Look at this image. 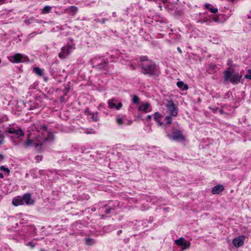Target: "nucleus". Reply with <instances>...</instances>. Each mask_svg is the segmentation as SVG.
<instances>
[{"label": "nucleus", "instance_id": "7c9ffc66", "mask_svg": "<svg viewBox=\"0 0 251 251\" xmlns=\"http://www.w3.org/2000/svg\"><path fill=\"white\" fill-rule=\"evenodd\" d=\"M92 115L91 118L95 121H97L98 120V116L97 114L92 113L91 114Z\"/></svg>", "mask_w": 251, "mask_h": 251}, {"label": "nucleus", "instance_id": "1a4fd4ad", "mask_svg": "<svg viewBox=\"0 0 251 251\" xmlns=\"http://www.w3.org/2000/svg\"><path fill=\"white\" fill-rule=\"evenodd\" d=\"M41 128H45L44 129V132L43 133V134L45 136L47 134V137H44V141H52L54 140V137L53 134L51 132H49L47 130V128L45 126L41 125Z\"/></svg>", "mask_w": 251, "mask_h": 251}, {"label": "nucleus", "instance_id": "dca6fc26", "mask_svg": "<svg viewBox=\"0 0 251 251\" xmlns=\"http://www.w3.org/2000/svg\"><path fill=\"white\" fill-rule=\"evenodd\" d=\"M162 117V115L159 112H155L154 114V119L156 122L158 123L159 126L163 125V122L160 121V119Z\"/></svg>", "mask_w": 251, "mask_h": 251}, {"label": "nucleus", "instance_id": "a878e982", "mask_svg": "<svg viewBox=\"0 0 251 251\" xmlns=\"http://www.w3.org/2000/svg\"><path fill=\"white\" fill-rule=\"evenodd\" d=\"M165 120L166 121V124H170L172 122V118L171 116H168L166 117Z\"/></svg>", "mask_w": 251, "mask_h": 251}, {"label": "nucleus", "instance_id": "e433bc0d", "mask_svg": "<svg viewBox=\"0 0 251 251\" xmlns=\"http://www.w3.org/2000/svg\"><path fill=\"white\" fill-rule=\"evenodd\" d=\"M35 159L37 161V162H39L42 160V157L41 156L37 155L35 157Z\"/></svg>", "mask_w": 251, "mask_h": 251}, {"label": "nucleus", "instance_id": "c85d7f7f", "mask_svg": "<svg viewBox=\"0 0 251 251\" xmlns=\"http://www.w3.org/2000/svg\"><path fill=\"white\" fill-rule=\"evenodd\" d=\"M0 170L3 172H5L7 173H9L10 172L8 168L5 167L4 166H0Z\"/></svg>", "mask_w": 251, "mask_h": 251}, {"label": "nucleus", "instance_id": "c03bdc74", "mask_svg": "<svg viewBox=\"0 0 251 251\" xmlns=\"http://www.w3.org/2000/svg\"><path fill=\"white\" fill-rule=\"evenodd\" d=\"M168 0H162V1L164 3H165L167 2Z\"/></svg>", "mask_w": 251, "mask_h": 251}, {"label": "nucleus", "instance_id": "4be33fe9", "mask_svg": "<svg viewBox=\"0 0 251 251\" xmlns=\"http://www.w3.org/2000/svg\"><path fill=\"white\" fill-rule=\"evenodd\" d=\"M63 48H65V53L66 56L70 54L72 49H73V47L69 46L67 47H64Z\"/></svg>", "mask_w": 251, "mask_h": 251}, {"label": "nucleus", "instance_id": "58836bf2", "mask_svg": "<svg viewBox=\"0 0 251 251\" xmlns=\"http://www.w3.org/2000/svg\"><path fill=\"white\" fill-rule=\"evenodd\" d=\"M140 59H141V61H145L147 60V57H146V56L141 57Z\"/></svg>", "mask_w": 251, "mask_h": 251}, {"label": "nucleus", "instance_id": "3c124183", "mask_svg": "<svg viewBox=\"0 0 251 251\" xmlns=\"http://www.w3.org/2000/svg\"><path fill=\"white\" fill-rule=\"evenodd\" d=\"M248 72L251 74V70H249Z\"/></svg>", "mask_w": 251, "mask_h": 251}, {"label": "nucleus", "instance_id": "f8f14e48", "mask_svg": "<svg viewBox=\"0 0 251 251\" xmlns=\"http://www.w3.org/2000/svg\"><path fill=\"white\" fill-rule=\"evenodd\" d=\"M24 201L27 205H31L34 203V200L31 199V194L29 193L25 194L23 198Z\"/></svg>", "mask_w": 251, "mask_h": 251}, {"label": "nucleus", "instance_id": "5fc2aeb1", "mask_svg": "<svg viewBox=\"0 0 251 251\" xmlns=\"http://www.w3.org/2000/svg\"><path fill=\"white\" fill-rule=\"evenodd\" d=\"M1 63V59H0V63Z\"/></svg>", "mask_w": 251, "mask_h": 251}, {"label": "nucleus", "instance_id": "09e8293b", "mask_svg": "<svg viewBox=\"0 0 251 251\" xmlns=\"http://www.w3.org/2000/svg\"><path fill=\"white\" fill-rule=\"evenodd\" d=\"M110 212V209H108L107 210H106V213L108 214Z\"/></svg>", "mask_w": 251, "mask_h": 251}, {"label": "nucleus", "instance_id": "79ce46f5", "mask_svg": "<svg viewBox=\"0 0 251 251\" xmlns=\"http://www.w3.org/2000/svg\"><path fill=\"white\" fill-rule=\"evenodd\" d=\"M5 1V0H0V4L3 3Z\"/></svg>", "mask_w": 251, "mask_h": 251}, {"label": "nucleus", "instance_id": "72a5a7b5", "mask_svg": "<svg viewBox=\"0 0 251 251\" xmlns=\"http://www.w3.org/2000/svg\"><path fill=\"white\" fill-rule=\"evenodd\" d=\"M26 245L27 246L30 247L31 249H33L35 246V244L33 242H29L26 244Z\"/></svg>", "mask_w": 251, "mask_h": 251}, {"label": "nucleus", "instance_id": "5701e85b", "mask_svg": "<svg viewBox=\"0 0 251 251\" xmlns=\"http://www.w3.org/2000/svg\"><path fill=\"white\" fill-rule=\"evenodd\" d=\"M65 48H62L61 49V51L58 54V56L60 58L64 59L67 57L65 53Z\"/></svg>", "mask_w": 251, "mask_h": 251}, {"label": "nucleus", "instance_id": "ea45409f", "mask_svg": "<svg viewBox=\"0 0 251 251\" xmlns=\"http://www.w3.org/2000/svg\"><path fill=\"white\" fill-rule=\"evenodd\" d=\"M177 50L179 51V52L182 53V51H181V49H180V48L179 47H178L177 48Z\"/></svg>", "mask_w": 251, "mask_h": 251}, {"label": "nucleus", "instance_id": "f257e3e1", "mask_svg": "<svg viewBox=\"0 0 251 251\" xmlns=\"http://www.w3.org/2000/svg\"><path fill=\"white\" fill-rule=\"evenodd\" d=\"M224 80L229 81L232 83H237L240 82L242 77L241 75H239L238 73H233L229 69L224 72Z\"/></svg>", "mask_w": 251, "mask_h": 251}, {"label": "nucleus", "instance_id": "de8ad7c7", "mask_svg": "<svg viewBox=\"0 0 251 251\" xmlns=\"http://www.w3.org/2000/svg\"><path fill=\"white\" fill-rule=\"evenodd\" d=\"M0 178H3V175L2 173H0Z\"/></svg>", "mask_w": 251, "mask_h": 251}, {"label": "nucleus", "instance_id": "bb28decb", "mask_svg": "<svg viewBox=\"0 0 251 251\" xmlns=\"http://www.w3.org/2000/svg\"><path fill=\"white\" fill-rule=\"evenodd\" d=\"M30 128L32 130H36L38 132L40 131V129H41V126L40 127H38V126L37 127L36 126V125H35L34 124L31 126Z\"/></svg>", "mask_w": 251, "mask_h": 251}, {"label": "nucleus", "instance_id": "603ef678", "mask_svg": "<svg viewBox=\"0 0 251 251\" xmlns=\"http://www.w3.org/2000/svg\"><path fill=\"white\" fill-rule=\"evenodd\" d=\"M159 8H160V9H161L162 6L161 5H159Z\"/></svg>", "mask_w": 251, "mask_h": 251}, {"label": "nucleus", "instance_id": "49530a36", "mask_svg": "<svg viewBox=\"0 0 251 251\" xmlns=\"http://www.w3.org/2000/svg\"><path fill=\"white\" fill-rule=\"evenodd\" d=\"M3 143V140H0V145L2 144Z\"/></svg>", "mask_w": 251, "mask_h": 251}, {"label": "nucleus", "instance_id": "f704fd0d", "mask_svg": "<svg viewBox=\"0 0 251 251\" xmlns=\"http://www.w3.org/2000/svg\"><path fill=\"white\" fill-rule=\"evenodd\" d=\"M209 11L213 13H216L218 11L217 8H214V7H211L209 8Z\"/></svg>", "mask_w": 251, "mask_h": 251}, {"label": "nucleus", "instance_id": "2eb2a0df", "mask_svg": "<svg viewBox=\"0 0 251 251\" xmlns=\"http://www.w3.org/2000/svg\"><path fill=\"white\" fill-rule=\"evenodd\" d=\"M77 11V8L75 6H70L65 10V13H70L72 15H75Z\"/></svg>", "mask_w": 251, "mask_h": 251}, {"label": "nucleus", "instance_id": "6e6d98bb", "mask_svg": "<svg viewBox=\"0 0 251 251\" xmlns=\"http://www.w3.org/2000/svg\"><path fill=\"white\" fill-rule=\"evenodd\" d=\"M40 251H44V250H41Z\"/></svg>", "mask_w": 251, "mask_h": 251}, {"label": "nucleus", "instance_id": "423d86ee", "mask_svg": "<svg viewBox=\"0 0 251 251\" xmlns=\"http://www.w3.org/2000/svg\"><path fill=\"white\" fill-rule=\"evenodd\" d=\"M109 108L111 109H116L119 110L122 107L123 104L121 102H118V100L116 99H112L108 100Z\"/></svg>", "mask_w": 251, "mask_h": 251}, {"label": "nucleus", "instance_id": "a211bd4d", "mask_svg": "<svg viewBox=\"0 0 251 251\" xmlns=\"http://www.w3.org/2000/svg\"><path fill=\"white\" fill-rule=\"evenodd\" d=\"M34 141L33 140L28 139L24 144V146L25 148H27L32 146H34Z\"/></svg>", "mask_w": 251, "mask_h": 251}, {"label": "nucleus", "instance_id": "aec40b11", "mask_svg": "<svg viewBox=\"0 0 251 251\" xmlns=\"http://www.w3.org/2000/svg\"><path fill=\"white\" fill-rule=\"evenodd\" d=\"M14 134L17 136V137H19L20 136H24V132L20 128H18V129H16Z\"/></svg>", "mask_w": 251, "mask_h": 251}, {"label": "nucleus", "instance_id": "c9c22d12", "mask_svg": "<svg viewBox=\"0 0 251 251\" xmlns=\"http://www.w3.org/2000/svg\"><path fill=\"white\" fill-rule=\"evenodd\" d=\"M85 133L87 134H95L96 133V132L94 130H93L92 129H90L89 130H86Z\"/></svg>", "mask_w": 251, "mask_h": 251}, {"label": "nucleus", "instance_id": "4468645a", "mask_svg": "<svg viewBox=\"0 0 251 251\" xmlns=\"http://www.w3.org/2000/svg\"><path fill=\"white\" fill-rule=\"evenodd\" d=\"M12 203L15 206H18L24 204L23 198L21 197H17L13 200Z\"/></svg>", "mask_w": 251, "mask_h": 251}, {"label": "nucleus", "instance_id": "8fccbe9b", "mask_svg": "<svg viewBox=\"0 0 251 251\" xmlns=\"http://www.w3.org/2000/svg\"><path fill=\"white\" fill-rule=\"evenodd\" d=\"M209 5H210L209 4H206V5H205V7H206V8H209V7H209Z\"/></svg>", "mask_w": 251, "mask_h": 251}, {"label": "nucleus", "instance_id": "c756f323", "mask_svg": "<svg viewBox=\"0 0 251 251\" xmlns=\"http://www.w3.org/2000/svg\"><path fill=\"white\" fill-rule=\"evenodd\" d=\"M33 19L31 18L30 19L25 20L24 22L26 25H28L31 23V22L33 21Z\"/></svg>", "mask_w": 251, "mask_h": 251}, {"label": "nucleus", "instance_id": "f3484780", "mask_svg": "<svg viewBox=\"0 0 251 251\" xmlns=\"http://www.w3.org/2000/svg\"><path fill=\"white\" fill-rule=\"evenodd\" d=\"M177 86L178 87L182 89V90H187L188 89V87L187 85L185 84L182 81H178L177 82Z\"/></svg>", "mask_w": 251, "mask_h": 251}, {"label": "nucleus", "instance_id": "473e14b6", "mask_svg": "<svg viewBox=\"0 0 251 251\" xmlns=\"http://www.w3.org/2000/svg\"><path fill=\"white\" fill-rule=\"evenodd\" d=\"M86 243L88 245H91L94 243L93 240L91 239H87Z\"/></svg>", "mask_w": 251, "mask_h": 251}, {"label": "nucleus", "instance_id": "412c9836", "mask_svg": "<svg viewBox=\"0 0 251 251\" xmlns=\"http://www.w3.org/2000/svg\"><path fill=\"white\" fill-rule=\"evenodd\" d=\"M51 9V7L50 6L47 5V6H46L45 7H44L42 9V13L44 14H47V13H49V12H50Z\"/></svg>", "mask_w": 251, "mask_h": 251}, {"label": "nucleus", "instance_id": "20e7f679", "mask_svg": "<svg viewBox=\"0 0 251 251\" xmlns=\"http://www.w3.org/2000/svg\"><path fill=\"white\" fill-rule=\"evenodd\" d=\"M176 244L181 247L182 250L189 249L190 246V242L186 240L184 238L181 237L175 241Z\"/></svg>", "mask_w": 251, "mask_h": 251}, {"label": "nucleus", "instance_id": "37998d69", "mask_svg": "<svg viewBox=\"0 0 251 251\" xmlns=\"http://www.w3.org/2000/svg\"><path fill=\"white\" fill-rule=\"evenodd\" d=\"M107 20L105 19H102V21H101V23L102 24H104L105 23V22Z\"/></svg>", "mask_w": 251, "mask_h": 251}, {"label": "nucleus", "instance_id": "ddd939ff", "mask_svg": "<svg viewBox=\"0 0 251 251\" xmlns=\"http://www.w3.org/2000/svg\"><path fill=\"white\" fill-rule=\"evenodd\" d=\"M224 189V187L222 185H218L214 186L212 190L213 194H218L222 192Z\"/></svg>", "mask_w": 251, "mask_h": 251}, {"label": "nucleus", "instance_id": "7ed1b4c3", "mask_svg": "<svg viewBox=\"0 0 251 251\" xmlns=\"http://www.w3.org/2000/svg\"><path fill=\"white\" fill-rule=\"evenodd\" d=\"M167 111L172 116H176L177 115L178 111L177 106L175 105L172 100H168L166 104Z\"/></svg>", "mask_w": 251, "mask_h": 251}, {"label": "nucleus", "instance_id": "a18cd8bd", "mask_svg": "<svg viewBox=\"0 0 251 251\" xmlns=\"http://www.w3.org/2000/svg\"><path fill=\"white\" fill-rule=\"evenodd\" d=\"M147 118H148V119L149 120H150V119H151V115H148V116H147Z\"/></svg>", "mask_w": 251, "mask_h": 251}, {"label": "nucleus", "instance_id": "b1692460", "mask_svg": "<svg viewBox=\"0 0 251 251\" xmlns=\"http://www.w3.org/2000/svg\"><path fill=\"white\" fill-rule=\"evenodd\" d=\"M107 63H108V61H104L103 62V63H101L97 66L98 68L100 70L105 69Z\"/></svg>", "mask_w": 251, "mask_h": 251}, {"label": "nucleus", "instance_id": "9d476101", "mask_svg": "<svg viewBox=\"0 0 251 251\" xmlns=\"http://www.w3.org/2000/svg\"><path fill=\"white\" fill-rule=\"evenodd\" d=\"M138 110L147 113L151 111V107L149 103H142L139 105Z\"/></svg>", "mask_w": 251, "mask_h": 251}, {"label": "nucleus", "instance_id": "0eeeda50", "mask_svg": "<svg viewBox=\"0 0 251 251\" xmlns=\"http://www.w3.org/2000/svg\"><path fill=\"white\" fill-rule=\"evenodd\" d=\"M168 136L174 141H184V137L182 135L181 131H180L179 130L174 131L172 133V135L169 134V135H168Z\"/></svg>", "mask_w": 251, "mask_h": 251}, {"label": "nucleus", "instance_id": "cd10ccee", "mask_svg": "<svg viewBox=\"0 0 251 251\" xmlns=\"http://www.w3.org/2000/svg\"><path fill=\"white\" fill-rule=\"evenodd\" d=\"M116 122L119 125H121L123 124V120L122 118L118 117L116 118Z\"/></svg>", "mask_w": 251, "mask_h": 251}, {"label": "nucleus", "instance_id": "a19ab883", "mask_svg": "<svg viewBox=\"0 0 251 251\" xmlns=\"http://www.w3.org/2000/svg\"><path fill=\"white\" fill-rule=\"evenodd\" d=\"M3 158H4L2 154H0V160H2L3 159Z\"/></svg>", "mask_w": 251, "mask_h": 251}, {"label": "nucleus", "instance_id": "393cba45", "mask_svg": "<svg viewBox=\"0 0 251 251\" xmlns=\"http://www.w3.org/2000/svg\"><path fill=\"white\" fill-rule=\"evenodd\" d=\"M16 129L12 127H8L6 129V131L10 134H14Z\"/></svg>", "mask_w": 251, "mask_h": 251}, {"label": "nucleus", "instance_id": "864d4df0", "mask_svg": "<svg viewBox=\"0 0 251 251\" xmlns=\"http://www.w3.org/2000/svg\"><path fill=\"white\" fill-rule=\"evenodd\" d=\"M121 231H122L121 230H120V231H119L118 232H119V233H121Z\"/></svg>", "mask_w": 251, "mask_h": 251}, {"label": "nucleus", "instance_id": "9b49d317", "mask_svg": "<svg viewBox=\"0 0 251 251\" xmlns=\"http://www.w3.org/2000/svg\"><path fill=\"white\" fill-rule=\"evenodd\" d=\"M34 141V146L37 147L39 146H42L44 145L45 141L44 137H41L40 135L35 136L33 139Z\"/></svg>", "mask_w": 251, "mask_h": 251}, {"label": "nucleus", "instance_id": "6ab92c4d", "mask_svg": "<svg viewBox=\"0 0 251 251\" xmlns=\"http://www.w3.org/2000/svg\"><path fill=\"white\" fill-rule=\"evenodd\" d=\"M34 72L39 76H42L43 75V70L39 67L34 68Z\"/></svg>", "mask_w": 251, "mask_h": 251}, {"label": "nucleus", "instance_id": "4c0bfd02", "mask_svg": "<svg viewBox=\"0 0 251 251\" xmlns=\"http://www.w3.org/2000/svg\"><path fill=\"white\" fill-rule=\"evenodd\" d=\"M245 77L246 78L251 79V74H247L245 75Z\"/></svg>", "mask_w": 251, "mask_h": 251}, {"label": "nucleus", "instance_id": "f03ea898", "mask_svg": "<svg viewBox=\"0 0 251 251\" xmlns=\"http://www.w3.org/2000/svg\"><path fill=\"white\" fill-rule=\"evenodd\" d=\"M144 74L152 75L155 72V64L151 62H148L146 64H142L140 65Z\"/></svg>", "mask_w": 251, "mask_h": 251}, {"label": "nucleus", "instance_id": "2f4dec72", "mask_svg": "<svg viewBox=\"0 0 251 251\" xmlns=\"http://www.w3.org/2000/svg\"><path fill=\"white\" fill-rule=\"evenodd\" d=\"M132 101L133 103H136L139 101V98L136 96H134L132 98Z\"/></svg>", "mask_w": 251, "mask_h": 251}, {"label": "nucleus", "instance_id": "39448f33", "mask_svg": "<svg viewBox=\"0 0 251 251\" xmlns=\"http://www.w3.org/2000/svg\"><path fill=\"white\" fill-rule=\"evenodd\" d=\"M13 60L10 59V61L13 63L24 62L28 60L27 57L24 54L17 53L11 57Z\"/></svg>", "mask_w": 251, "mask_h": 251}, {"label": "nucleus", "instance_id": "6e6552de", "mask_svg": "<svg viewBox=\"0 0 251 251\" xmlns=\"http://www.w3.org/2000/svg\"><path fill=\"white\" fill-rule=\"evenodd\" d=\"M244 240L245 236H240L235 238L232 241V243L236 248H238L244 245Z\"/></svg>", "mask_w": 251, "mask_h": 251}]
</instances>
